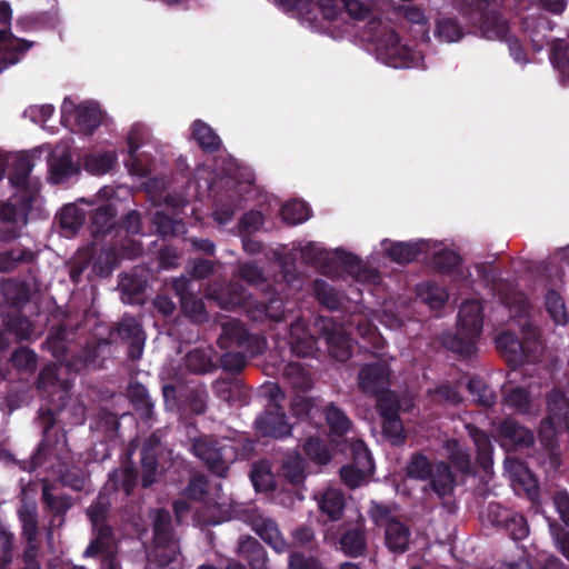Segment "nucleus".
I'll use <instances>...</instances> for the list:
<instances>
[{
	"instance_id": "obj_34",
	"label": "nucleus",
	"mask_w": 569,
	"mask_h": 569,
	"mask_svg": "<svg viewBox=\"0 0 569 569\" xmlns=\"http://www.w3.org/2000/svg\"><path fill=\"white\" fill-rule=\"evenodd\" d=\"M281 217L288 224H297L309 218V210L301 201H291L281 208Z\"/></svg>"
},
{
	"instance_id": "obj_9",
	"label": "nucleus",
	"mask_w": 569,
	"mask_h": 569,
	"mask_svg": "<svg viewBox=\"0 0 569 569\" xmlns=\"http://www.w3.org/2000/svg\"><path fill=\"white\" fill-rule=\"evenodd\" d=\"M241 305L246 306L249 316L253 320L270 318L271 320L279 321L283 317L282 302L280 299H271L268 306L262 303H250L248 298L244 297L243 291L238 288L233 290L229 300L223 303L226 308H234Z\"/></svg>"
},
{
	"instance_id": "obj_27",
	"label": "nucleus",
	"mask_w": 569,
	"mask_h": 569,
	"mask_svg": "<svg viewBox=\"0 0 569 569\" xmlns=\"http://www.w3.org/2000/svg\"><path fill=\"white\" fill-rule=\"evenodd\" d=\"M247 331L238 320H230L222 325L219 342L223 347L241 346L247 340Z\"/></svg>"
},
{
	"instance_id": "obj_37",
	"label": "nucleus",
	"mask_w": 569,
	"mask_h": 569,
	"mask_svg": "<svg viewBox=\"0 0 569 569\" xmlns=\"http://www.w3.org/2000/svg\"><path fill=\"white\" fill-rule=\"evenodd\" d=\"M433 465H431L425 456L416 455L407 465V475L410 478L426 480L432 473Z\"/></svg>"
},
{
	"instance_id": "obj_51",
	"label": "nucleus",
	"mask_w": 569,
	"mask_h": 569,
	"mask_svg": "<svg viewBox=\"0 0 569 569\" xmlns=\"http://www.w3.org/2000/svg\"><path fill=\"white\" fill-rule=\"evenodd\" d=\"M11 359L13 366L19 370H31L36 367V355L26 348L17 350Z\"/></svg>"
},
{
	"instance_id": "obj_1",
	"label": "nucleus",
	"mask_w": 569,
	"mask_h": 569,
	"mask_svg": "<svg viewBox=\"0 0 569 569\" xmlns=\"http://www.w3.org/2000/svg\"><path fill=\"white\" fill-rule=\"evenodd\" d=\"M31 168L32 163L29 157H21L18 160L16 172L11 177L18 192L9 202L0 204V220L12 223L14 227H22L27 223V213L39 191L37 181L28 176Z\"/></svg>"
},
{
	"instance_id": "obj_54",
	"label": "nucleus",
	"mask_w": 569,
	"mask_h": 569,
	"mask_svg": "<svg viewBox=\"0 0 569 569\" xmlns=\"http://www.w3.org/2000/svg\"><path fill=\"white\" fill-rule=\"evenodd\" d=\"M8 329L21 339H27L32 333L31 322L27 318L20 316L14 317L9 321Z\"/></svg>"
},
{
	"instance_id": "obj_28",
	"label": "nucleus",
	"mask_w": 569,
	"mask_h": 569,
	"mask_svg": "<svg viewBox=\"0 0 569 569\" xmlns=\"http://www.w3.org/2000/svg\"><path fill=\"white\" fill-rule=\"evenodd\" d=\"M383 418H382V430L385 436L392 442L393 445H398L403 441V427L401 421L399 420L398 415H395L393 409L386 410L383 408Z\"/></svg>"
},
{
	"instance_id": "obj_7",
	"label": "nucleus",
	"mask_w": 569,
	"mask_h": 569,
	"mask_svg": "<svg viewBox=\"0 0 569 569\" xmlns=\"http://www.w3.org/2000/svg\"><path fill=\"white\" fill-rule=\"evenodd\" d=\"M316 329L326 340L333 358L345 361L351 355V342L345 328L332 319L320 317L316 320Z\"/></svg>"
},
{
	"instance_id": "obj_22",
	"label": "nucleus",
	"mask_w": 569,
	"mask_h": 569,
	"mask_svg": "<svg viewBox=\"0 0 569 569\" xmlns=\"http://www.w3.org/2000/svg\"><path fill=\"white\" fill-rule=\"evenodd\" d=\"M339 543L341 550L349 557L363 555L367 547L365 530L360 527L347 530L341 536Z\"/></svg>"
},
{
	"instance_id": "obj_39",
	"label": "nucleus",
	"mask_w": 569,
	"mask_h": 569,
	"mask_svg": "<svg viewBox=\"0 0 569 569\" xmlns=\"http://www.w3.org/2000/svg\"><path fill=\"white\" fill-rule=\"evenodd\" d=\"M83 223V214L76 206H66L60 213L61 228L73 233Z\"/></svg>"
},
{
	"instance_id": "obj_44",
	"label": "nucleus",
	"mask_w": 569,
	"mask_h": 569,
	"mask_svg": "<svg viewBox=\"0 0 569 569\" xmlns=\"http://www.w3.org/2000/svg\"><path fill=\"white\" fill-rule=\"evenodd\" d=\"M157 480V462L151 449H142V483L149 487Z\"/></svg>"
},
{
	"instance_id": "obj_5",
	"label": "nucleus",
	"mask_w": 569,
	"mask_h": 569,
	"mask_svg": "<svg viewBox=\"0 0 569 569\" xmlns=\"http://www.w3.org/2000/svg\"><path fill=\"white\" fill-rule=\"evenodd\" d=\"M497 349L505 359L512 366H519L525 361H533L541 353V343L529 337L520 342L518 338L510 332H503L496 340Z\"/></svg>"
},
{
	"instance_id": "obj_26",
	"label": "nucleus",
	"mask_w": 569,
	"mask_h": 569,
	"mask_svg": "<svg viewBox=\"0 0 569 569\" xmlns=\"http://www.w3.org/2000/svg\"><path fill=\"white\" fill-rule=\"evenodd\" d=\"M276 3L286 12L301 21H308L313 24V6L310 0H274Z\"/></svg>"
},
{
	"instance_id": "obj_47",
	"label": "nucleus",
	"mask_w": 569,
	"mask_h": 569,
	"mask_svg": "<svg viewBox=\"0 0 569 569\" xmlns=\"http://www.w3.org/2000/svg\"><path fill=\"white\" fill-rule=\"evenodd\" d=\"M482 30L488 38L503 37L508 31V24L505 19L500 17H488L483 24Z\"/></svg>"
},
{
	"instance_id": "obj_50",
	"label": "nucleus",
	"mask_w": 569,
	"mask_h": 569,
	"mask_svg": "<svg viewBox=\"0 0 569 569\" xmlns=\"http://www.w3.org/2000/svg\"><path fill=\"white\" fill-rule=\"evenodd\" d=\"M437 36L447 42H453L461 38L459 26L452 20H443L438 23Z\"/></svg>"
},
{
	"instance_id": "obj_46",
	"label": "nucleus",
	"mask_w": 569,
	"mask_h": 569,
	"mask_svg": "<svg viewBox=\"0 0 569 569\" xmlns=\"http://www.w3.org/2000/svg\"><path fill=\"white\" fill-rule=\"evenodd\" d=\"M315 288L319 301L328 309L335 310L339 307L340 299L338 295L327 283L317 281Z\"/></svg>"
},
{
	"instance_id": "obj_53",
	"label": "nucleus",
	"mask_w": 569,
	"mask_h": 569,
	"mask_svg": "<svg viewBox=\"0 0 569 569\" xmlns=\"http://www.w3.org/2000/svg\"><path fill=\"white\" fill-rule=\"evenodd\" d=\"M460 262L459 256L453 251H441L435 257V266L441 271H451Z\"/></svg>"
},
{
	"instance_id": "obj_57",
	"label": "nucleus",
	"mask_w": 569,
	"mask_h": 569,
	"mask_svg": "<svg viewBox=\"0 0 569 569\" xmlns=\"http://www.w3.org/2000/svg\"><path fill=\"white\" fill-rule=\"evenodd\" d=\"M435 400L439 402H450L457 405L460 402L461 397L458 391L449 386H440L435 390Z\"/></svg>"
},
{
	"instance_id": "obj_18",
	"label": "nucleus",
	"mask_w": 569,
	"mask_h": 569,
	"mask_svg": "<svg viewBox=\"0 0 569 569\" xmlns=\"http://www.w3.org/2000/svg\"><path fill=\"white\" fill-rule=\"evenodd\" d=\"M505 403L520 413H535L539 409L538 399L523 388L515 387L506 390Z\"/></svg>"
},
{
	"instance_id": "obj_48",
	"label": "nucleus",
	"mask_w": 569,
	"mask_h": 569,
	"mask_svg": "<svg viewBox=\"0 0 569 569\" xmlns=\"http://www.w3.org/2000/svg\"><path fill=\"white\" fill-rule=\"evenodd\" d=\"M447 449L450 452L451 461L462 471L467 472L469 470V456L467 452L460 447V445L456 440H450L447 443Z\"/></svg>"
},
{
	"instance_id": "obj_55",
	"label": "nucleus",
	"mask_w": 569,
	"mask_h": 569,
	"mask_svg": "<svg viewBox=\"0 0 569 569\" xmlns=\"http://www.w3.org/2000/svg\"><path fill=\"white\" fill-rule=\"evenodd\" d=\"M313 408V402L305 396H297L291 402V410L293 415L300 418L311 416Z\"/></svg>"
},
{
	"instance_id": "obj_43",
	"label": "nucleus",
	"mask_w": 569,
	"mask_h": 569,
	"mask_svg": "<svg viewBox=\"0 0 569 569\" xmlns=\"http://www.w3.org/2000/svg\"><path fill=\"white\" fill-rule=\"evenodd\" d=\"M468 389L476 402L485 407H490L495 402L493 392L482 381L476 379L470 380Z\"/></svg>"
},
{
	"instance_id": "obj_24",
	"label": "nucleus",
	"mask_w": 569,
	"mask_h": 569,
	"mask_svg": "<svg viewBox=\"0 0 569 569\" xmlns=\"http://www.w3.org/2000/svg\"><path fill=\"white\" fill-rule=\"evenodd\" d=\"M49 166L51 180L56 183L77 172V167L72 163L67 152H61L60 154L52 153Z\"/></svg>"
},
{
	"instance_id": "obj_17",
	"label": "nucleus",
	"mask_w": 569,
	"mask_h": 569,
	"mask_svg": "<svg viewBox=\"0 0 569 569\" xmlns=\"http://www.w3.org/2000/svg\"><path fill=\"white\" fill-rule=\"evenodd\" d=\"M119 336L130 343L129 356L132 359L141 357L144 345V336L142 330L133 318L123 319L118 326Z\"/></svg>"
},
{
	"instance_id": "obj_59",
	"label": "nucleus",
	"mask_w": 569,
	"mask_h": 569,
	"mask_svg": "<svg viewBox=\"0 0 569 569\" xmlns=\"http://www.w3.org/2000/svg\"><path fill=\"white\" fill-rule=\"evenodd\" d=\"M262 214L258 211H252L242 217L241 228L249 233L254 232L262 226Z\"/></svg>"
},
{
	"instance_id": "obj_32",
	"label": "nucleus",
	"mask_w": 569,
	"mask_h": 569,
	"mask_svg": "<svg viewBox=\"0 0 569 569\" xmlns=\"http://www.w3.org/2000/svg\"><path fill=\"white\" fill-rule=\"evenodd\" d=\"M193 137L206 150L213 151L220 146L219 137L202 121H196L193 123Z\"/></svg>"
},
{
	"instance_id": "obj_56",
	"label": "nucleus",
	"mask_w": 569,
	"mask_h": 569,
	"mask_svg": "<svg viewBox=\"0 0 569 569\" xmlns=\"http://www.w3.org/2000/svg\"><path fill=\"white\" fill-rule=\"evenodd\" d=\"M378 396V409H379V412L381 415V418H383V408L386 410H390L391 408L393 409L395 411V415H398V409H399V403H398V400H397V397L395 393L390 392V391H383Z\"/></svg>"
},
{
	"instance_id": "obj_62",
	"label": "nucleus",
	"mask_w": 569,
	"mask_h": 569,
	"mask_svg": "<svg viewBox=\"0 0 569 569\" xmlns=\"http://www.w3.org/2000/svg\"><path fill=\"white\" fill-rule=\"evenodd\" d=\"M108 511V505L103 501H98L88 509V515L94 527H98L103 521Z\"/></svg>"
},
{
	"instance_id": "obj_25",
	"label": "nucleus",
	"mask_w": 569,
	"mask_h": 569,
	"mask_svg": "<svg viewBox=\"0 0 569 569\" xmlns=\"http://www.w3.org/2000/svg\"><path fill=\"white\" fill-rule=\"evenodd\" d=\"M417 295L425 303H427L432 309H438L442 307L448 299L447 291L431 282H425L419 284L417 287Z\"/></svg>"
},
{
	"instance_id": "obj_12",
	"label": "nucleus",
	"mask_w": 569,
	"mask_h": 569,
	"mask_svg": "<svg viewBox=\"0 0 569 569\" xmlns=\"http://www.w3.org/2000/svg\"><path fill=\"white\" fill-rule=\"evenodd\" d=\"M23 40L13 37L7 30L0 31V72L19 61L20 56L29 49Z\"/></svg>"
},
{
	"instance_id": "obj_63",
	"label": "nucleus",
	"mask_w": 569,
	"mask_h": 569,
	"mask_svg": "<svg viewBox=\"0 0 569 569\" xmlns=\"http://www.w3.org/2000/svg\"><path fill=\"white\" fill-rule=\"evenodd\" d=\"M53 107L50 104L31 107L28 112L34 122H46L53 113Z\"/></svg>"
},
{
	"instance_id": "obj_14",
	"label": "nucleus",
	"mask_w": 569,
	"mask_h": 569,
	"mask_svg": "<svg viewBox=\"0 0 569 569\" xmlns=\"http://www.w3.org/2000/svg\"><path fill=\"white\" fill-rule=\"evenodd\" d=\"M380 54L386 56L388 63L395 68H409L415 64V53L403 44L399 43L398 36L389 34L385 52L380 49Z\"/></svg>"
},
{
	"instance_id": "obj_11",
	"label": "nucleus",
	"mask_w": 569,
	"mask_h": 569,
	"mask_svg": "<svg viewBox=\"0 0 569 569\" xmlns=\"http://www.w3.org/2000/svg\"><path fill=\"white\" fill-rule=\"evenodd\" d=\"M64 113H72L80 130L84 133H91L102 121V113L94 103H82L73 106L66 100L62 106Z\"/></svg>"
},
{
	"instance_id": "obj_40",
	"label": "nucleus",
	"mask_w": 569,
	"mask_h": 569,
	"mask_svg": "<svg viewBox=\"0 0 569 569\" xmlns=\"http://www.w3.org/2000/svg\"><path fill=\"white\" fill-rule=\"evenodd\" d=\"M251 480L257 490H270L274 486V479L269 466L266 463L256 465L251 471Z\"/></svg>"
},
{
	"instance_id": "obj_33",
	"label": "nucleus",
	"mask_w": 569,
	"mask_h": 569,
	"mask_svg": "<svg viewBox=\"0 0 569 569\" xmlns=\"http://www.w3.org/2000/svg\"><path fill=\"white\" fill-rule=\"evenodd\" d=\"M501 432L512 443L518 446H529L533 442V435L531 431L515 422H505L501 428Z\"/></svg>"
},
{
	"instance_id": "obj_29",
	"label": "nucleus",
	"mask_w": 569,
	"mask_h": 569,
	"mask_svg": "<svg viewBox=\"0 0 569 569\" xmlns=\"http://www.w3.org/2000/svg\"><path fill=\"white\" fill-rule=\"evenodd\" d=\"M420 250L419 243L398 242L390 244V247L386 249V253L391 260L398 263H407L413 260Z\"/></svg>"
},
{
	"instance_id": "obj_23",
	"label": "nucleus",
	"mask_w": 569,
	"mask_h": 569,
	"mask_svg": "<svg viewBox=\"0 0 569 569\" xmlns=\"http://www.w3.org/2000/svg\"><path fill=\"white\" fill-rule=\"evenodd\" d=\"M508 468L513 483L519 485L529 497L533 498L538 489L537 480L533 475L517 460H508Z\"/></svg>"
},
{
	"instance_id": "obj_61",
	"label": "nucleus",
	"mask_w": 569,
	"mask_h": 569,
	"mask_svg": "<svg viewBox=\"0 0 569 569\" xmlns=\"http://www.w3.org/2000/svg\"><path fill=\"white\" fill-rule=\"evenodd\" d=\"M317 562L312 558H307L300 553H292L289 561V569H317Z\"/></svg>"
},
{
	"instance_id": "obj_58",
	"label": "nucleus",
	"mask_w": 569,
	"mask_h": 569,
	"mask_svg": "<svg viewBox=\"0 0 569 569\" xmlns=\"http://www.w3.org/2000/svg\"><path fill=\"white\" fill-rule=\"evenodd\" d=\"M318 7L321 10L323 19L328 21H337L341 16L337 0H318Z\"/></svg>"
},
{
	"instance_id": "obj_49",
	"label": "nucleus",
	"mask_w": 569,
	"mask_h": 569,
	"mask_svg": "<svg viewBox=\"0 0 569 569\" xmlns=\"http://www.w3.org/2000/svg\"><path fill=\"white\" fill-rule=\"evenodd\" d=\"M113 209L110 204H103L97 209L93 214V223L97 226V232H104L112 226Z\"/></svg>"
},
{
	"instance_id": "obj_16",
	"label": "nucleus",
	"mask_w": 569,
	"mask_h": 569,
	"mask_svg": "<svg viewBox=\"0 0 569 569\" xmlns=\"http://www.w3.org/2000/svg\"><path fill=\"white\" fill-rule=\"evenodd\" d=\"M256 423L257 429L263 436L280 438L291 431V426L286 421L284 413L278 408L261 416Z\"/></svg>"
},
{
	"instance_id": "obj_41",
	"label": "nucleus",
	"mask_w": 569,
	"mask_h": 569,
	"mask_svg": "<svg viewBox=\"0 0 569 569\" xmlns=\"http://www.w3.org/2000/svg\"><path fill=\"white\" fill-rule=\"evenodd\" d=\"M347 268L359 281L376 283L380 279L377 270L362 266V263L353 257L349 258Z\"/></svg>"
},
{
	"instance_id": "obj_2",
	"label": "nucleus",
	"mask_w": 569,
	"mask_h": 569,
	"mask_svg": "<svg viewBox=\"0 0 569 569\" xmlns=\"http://www.w3.org/2000/svg\"><path fill=\"white\" fill-rule=\"evenodd\" d=\"M482 329V306L479 301H466L459 310L457 330L445 336L443 345L455 352L469 357L477 351V340Z\"/></svg>"
},
{
	"instance_id": "obj_19",
	"label": "nucleus",
	"mask_w": 569,
	"mask_h": 569,
	"mask_svg": "<svg viewBox=\"0 0 569 569\" xmlns=\"http://www.w3.org/2000/svg\"><path fill=\"white\" fill-rule=\"evenodd\" d=\"M429 478L430 487L439 498L442 499L452 493L455 480L449 467L445 462L433 465V470Z\"/></svg>"
},
{
	"instance_id": "obj_13",
	"label": "nucleus",
	"mask_w": 569,
	"mask_h": 569,
	"mask_svg": "<svg viewBox=\"0 0 569 569\" xmlns=\"http://www.w3.org/2000/svg\"><path fill=\"white\" fill-rule=\"evenodd\" d=\"M326 422L329 428V437L332 442L340 443L351 431V421L347 415L333 403L325 410Z\"/></svg>"
},
{
	"instance_id": "obj_64",
	"label": "nucleus",
	"mask_w": 569,
	"mask_h": 569,
	"mask_svg": "<svg viewBox=\"0 0 569 569\" xmlns=\"http://www.w3.org/2000/svg\"><path fill=\"white\" fill-rule=\"evenodd\" d=\"M240 276L249 283H259L262 280L261 271L250 263H244L240 267Z\"/></svg>"
},
{
	"instance_id": "obj_42",
	"label": "nucleus",
	"mask_w": 569,
	"mask_h": 569,
	"mask_svg": "<svg viewBox=\"0 0 569 569\" xmlns=\"http://www.w3.org/2000/svg\"><path fill=\"white\" fill-rule=\"evenodd\" d=\"M97 529L96 539L90 543V546L86 549L84 556L91 557L99 552L104 551L110 546V535L111 530L109 527L103 525H99L94 527Z\"/></svg>"
},
{
	"instance_id": "obj_10",
	"label": "nucleus",
	"mask_w": 569,
	"mask_h": 569,
	"mask_svg": "<svg viewBox=\"0 0 569 569\" xmlns=\"http://www.w3.org/2000/svg\"><path fill=\"white\" fill-rule=\"evenodd\" d=\"M389 383V369L385 363L365 366L359 373V386L366 393L379 395Z\"/></svg>"
},
{
	"instance_id": "obj_20",
	"label": "nucleus",
	"mask_w": 569,
	"mask_h": 569,
	"mask_svg": "<svg viewBox=\"0 0 569 569\" xmlns=\"http://www.w3.org/2000/svg\"><path fill=\"white\" fill-rule=\"evenodd\" d=\"M290 345L299 356H309L316 350V340L306 331L302 320H297L290 328Z\"/></svg>"
},
{
	"instance_id": "obj_36",
	"label": "nucleus",
	"mask_w": 569,
	"mask_h": 569,
	"mask_svg": "<svg viewBox=\"0 0 569 569\" xmlns=\"http://www.w3.org/2000/svg\"><path fill=\"white\" fill-rule=\"evenodd\" d=\"M303 449H305V452L307 453V456L311 460H313L320 465H325V463L329 462L331 459V455H330L328 448L322 442V440L319 438H316V437L309 438L306 441Z\"/></svg>"
},
{
	"instance_id": "obj_8",
	"label": "nucleus",
	"mask_w": 569,
	"mask_h": 569,
	"mask_svg": "<svg viewBox=\"0 0 569 569\" xmlns=\"http://www.w3.org/2000/svg\"><path fill=\"white\" fill-rule=\"evenodd\" d=\"M353 462L340 470L343 482L350 488L361 486L373 472V463L368 449L362 441H357L353 447Z\"/></svg>"
},
{
	"instance_id": "obj_60",
	"label": "nucleus",
	"mask_w": 569,
	"mask_h": 569,
	"mask_svg": "<svg viewBox=\"0 0 569 569\" xmlns=\"http://www.w3.org/2000/svg\"><path fill=\"white\" fill-rule=\"evenodd\" d=\"M553 503L560 515V518L569 525V496L566 492H558L553 497Z\"/></svg>"
},
{
	"instance_id": "obj_4",
	"label": "nucleus",
	"mask_w": 569,
	"mask_h": 569,
	"mask_svg": "<svg viewBox=\"0 0 569 569\" xmlns=\"http://www.w3.org/2000/svg\"><path fill=\"white\" fill-rule=\"evenodd\" d=\"M370 515L378 526L385 527L388 548L395 552L406 551L409 546L410 533L408 528L397 519L393 512L386 506L373 503Z\"/></svg>"
},
{
	"instance_id": "obj_15",
	"label": "nucleus",
	"mask_w": 569,
	"mask_h": 569,
	"mask_svg": "<svg viewBox=\"0 0 569 569\" xmlns=\"http://www.w3.org/2000/svg\"><path fill=\"white\" fill-rule=\"evenodd\" d=\"M316 500L320 511L328 516L332 521H337L342 517L346 499L343 493L337 488H327L316 495Z\"/></svg>"
},
{
	"instance_id": "obj_52",
	"label": "nucleus",
	"mask_w": 569,
	"mask_h": 569,
	"mask_svg": "<svg viewBox=\"0 0 569 569\" xmlns=\"http://www.w3.org/2000/svg\"><path fill=\"white\" fill-rule=\"evenodd\" d=\"M342 2L347 13L355 20H363L371 12L370 7L361 0H342Z\"/></svg>"
},
{
	"instance_id": "obj_3",
	"label": "nucleus",
	"mask_w": 569,
	"mask_h": 569,
	"mask_svg": "<svg viewBox=\"0 0 569 569\" xmlns=\"http://www.w3.org/2000/svg\"><path fill=\"white\" fill-rule=\"evenodd\" d=\"M170 513L157 510L154 513L153 531L154 543L150 558L160 567L174 565V569L181 568L180 548L170 531Z\"/></svg>"
},
{
	"instance_id": "obj_6",
	"label": "nucleus",
	"mask_w": 569,
	"mask_h": 569,
	"mask_svg": "<svg viewBox=\"0 0 569 569\" xmlns=\"http://www.w3.org/2000/svg\"><path fill=\"white\" fill-rule=\"evenodd\" d=\"M193 451L214 473L224 476L234 451L228 443H219L212 438L203 437L194 440Z\"/></svg>"
},
{
	"instance_id": "obj_31",
	"label": "nucleus",
	"mask_w": 569,
	"mask_h": 569,
	"mask_svg": "<svg viewBox=\"0 0 569 569\" xmlns=\"http://www.w3.org/2000/svg\"><path fill=\"white\" fill-rule=\"evenodd\" d=\"M116 162V154L112 151L93 153L86 158L84 167L94 174L108 172Z\"/></svg>"
},
{
	"instance_id": "obj_21",
	"label": "nucleus",
	"mask_w": 569,
	"mask_h": 569,
	"mask_svg": "<svg viewBox=\"0 0 569 569\" xmlns=\"http://www.w3.org/2000/svg\"><path fill=\"white\" fill-rule=\"evenodd\" d=\"M253 528L254 531L261 537V539L278 552H281L286 549V541L273 520L264 518L256 520Z\"/></svg>"
},
{
	"instance_id": "obj_30",
	"label": "nucleus",
	"mask_w": 569,
	"mask_h": 569,
	"mask_svg": "<svg viewBox=\"0 0 569 569\" xmlns=\"http://www.w3.org/2000/svg\"><path fill=\"white\" fill-rule=\"evenodd\" d=\"M283 476L293 485H299L305 479V462L298 453L288 455L282 462Z\"/></svg>"
},
{
	"instance_id": "obj_35",
	"label": "nucleus",
	"mask_w": 569,
	"mask_h": 569,
	"mask_svg": "<svg viewBox=\"0 0 569 569\" xmlns=\"http://www.w3.org/2000/svg\"><path fill=\"white\" fill-rule=\"evenodd\" d=\"M469 428V435L472 437L478 450V459L483 468H488L491 463L492 446L486 433L482 431Z\"/></svg>"
},
{
	"instance_id": "obj_45",
	"label": "nucleus",
	"mask_w": 569,
	"mask_h": 569,
	"mask_svg": "<svg viewBox=\"0 0 569 569\" xmlns=\"http://www.w3.org/2000/svg\"><path fill=\"white\" fill-rule=\"evenodd\" d=\"M19 515L23 526V535L27 538L28 543L36 542L38 528L34 507L24 508L19 512Z\"/></svg>"
},
{
	"instance_id": "obj_38",
	"label": "nucleus",
	"mask_w": 569,
	"mask_h": 569,
	"mask_svg": "<svg viewBox=\"0 0 569 569\" xmlns=\"http://www.w3.org/2000/svg\"><path fill=\"white\" fill-rule=\"evenodd\" d=\"M546 307L556 323L565 325L567 322V311L561 297L557 292L550 291L547 293Z\"/></svg>"
}]
</instances>
